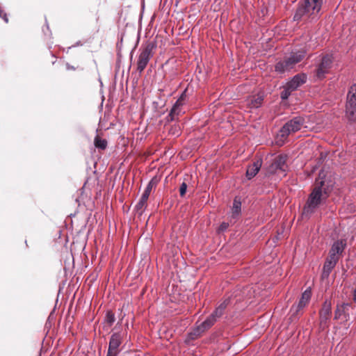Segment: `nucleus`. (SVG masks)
<instances>
[{"instance_id": "f257e3e1", "label": "nucleus", "mask_w": 356, "mask_h": 356, "mask_svg": "<svg viewBox=\"0 0 356 356\" xmlns=\"http://www.w3.org/2000/svg\"><path fill=\"white\" fill-rule=\"evenodd\" d=\"M332 190V181L327 180L324 173L320 172L315 186L303 208L302 216L309 217L314 213L317 208L327 200Z\"/></svg>"}, {"instance_id": "f03ea898", "label": "nucleus", "mask_w": 356, "mask_h": 356, "mask_svg": "<svg viewBox=\"0 0 356 356\" xmlns=\"http://www.w3.org/2000/svg\"><path fill=\"white\" fill-rule=\"evenodd\" d=\"M323 0H305L299 4L293 16L294 21L311 22L318 19Z\"/></svg>"}, {"instance_id": "7ed1b4c3", "label": "nucleus", "mask_w": 356, "mask_h": 356, "mask_svg": "<svg viewBox=\"0 0 356 356\" xmlns=\"http://www.w3.org/2000/svg\"><path fill=\"white\" fill-rule=\"evenodd\" d=\"M307 50L305 49L292 51L291 54L283 60L279 61L275 65V71L279 73H284L293 70L295 66L305 57Z\"/></svg>"}, {"instance_id": "20e7f679", "label": "nucleus", "mask_w": 356, "mask_h": 356, "mask_svg": "<svg viewBox=\"0 0 356 356\" xmlns=\"http://www.w3.org/2000/svg\"><path fill=\"white\" fill-rule=\"evenodd\" d=\"M188 89H185L176 102L172 106L169 114L166 117L167 122L177 120L179 117L185 113L184 106L188 102Z\"/></svg>"}, {"instance_id": "39448f33", "label": "nucleus", "mask_w": 356, "mask_h": 356, "mask_svg": "<svg viewBox=\"0 0 356 356\" xmlns=\"http://www.w3.org/2000/svg\"><path fill=\"white\" fill-rule=\"evenodd\" d=\"M152 49L153 44L151 43H149L145 46H142L140 48L136 62V70L140 74L143 72L151 58L153 56Z\"/></svg>"}, {"instance_id": "423d86ee", "label": "nucleus", "mask_w": 356, "mask_h": 356, "mask_svg": "<svg viewBox=\"0 0 356 356\" xmlns=\"http://www.w3.org/2000/svg\"><path fill=\"white\" fill-rule=\"evenodd\" d=\"M305 124V118L296 116L290 120L280 129V134L282 138H286L290 134L295 133L301 129Z\"/></svg>"}, {"instance_id": "0eeeda50", "label": "nucleus", "mask_w": 356, "mask_h": 356, "mask_svg": "<svg viewBox=\"0 0 356 356\" xmlns=\"http://www.w3.org/2000/svg\"><path fill=\"white\" fill-rule=\"evenodd\" d=\"M346 116L349 120H356V84L349 89L346 106Z\"/></svg>"}, {"instance_id": "6e6552de", "label": "nucleus", "mask_w": 356, "mask_h": 356, "mask_svg": "<svg viewBox=\"0 0 356 356\" xmlns=\"http://www.w3.org/2000/svg\"><path fill=\"white\" fill-rule=\"evenodd\" d=\"M333 57L332 55H325L322 57L321 60L317 66L316 70V76L318 79H324L332 66Z\"/></svg>"}, {"instance_id": "1a4fd4ad", "label": "nucleus", "mask_w": 356, "mask_h": 356, "mask_svg": "<svg viewBox=\"0 0 356 356\" xmlns=\"http://www.w3.org/2000/svg\"><path fill=\"white\" fill-rule=\"evenodd\" d=\"M155 186H156V182L152 179L147 185L140 200L136 204V205L135 207V210L140 216H141L143 213V212L147 207V200L149 197L151 191H152L153 187Z\"/></svg>"}, {"instance_id": "9d476101", "label": "nucleus", "mask_w": 356, "mask_h": 356, "mask_svg": "<svg viewBox=\"0 0 356 356\" xmlns=\"http://www.w3.org/2000/svg\"><path fill=\"white\" fill-rule=\"evenodd\" d=\"M217 321L215 319V317L210 315L209 316L205 321L202 322L199 325H197L194 330L190 334L191 339H195L201 335L206 330L211 328Z\"/></svg>"}, {"instance_id": "9b49d317", "label": "nucleus", "mask_w": 356, "mask_h": 356, "mask_svg": "<svg viewBox=\"0 0 356 356\" xmlns=\"http://www.w3.org/2000/svg\"><path fill=\"white\" fill-rule=\"evenodd\" d=\"M311 297L312 291L310 288H308L302 293L298 304L291 307L290 312L293 316L297 315L298 312L302 309L309 303Z\"/></svg>"}, {"instance_id": "f8f14e48", "label": "nucleus", "mask_w": 356, "mask_h": 356, "mask_svg": "<svg viewBox=\"0 0 356 356\" xmlns=\"http://www.w3.org/2000/svg\"><path fill=\"white\" fill-rule=\"evenodd\" d=\"M332 314V305L331 302L325 300L319 312L320 315V325L324 329L327 327V322L330 318Z\"/></svg>"}, {"instance_id": "ddd939ff", "label": "nucleus", "mask_w": 356, "mask_h": 356, "mask_svg": "<svg viewBox=\"0 0 356 356\" xmlns=\"http://www.w3.org/2000/svg\"><path fill=\"white\" fill-rule=\"evenodd\" d=\"M346 247V241L345 239L337 240L332 244L330 252L329 255L332 258H334L336 259L339 260V258L342 253L343 252L345 248Z\"/></svg>"}, {"instance_id": "4468645a", "label": "nucleus", "mask_w": 356, "mask_h": 356, "mask_svg": "<svg viewBox=\"0 0 356 356\" xmlns=\"http://www.w3.org/2000/svg\"><path fill=\"white\" fill-rule=\"evenodd\" d=\"M122 343V336L120 333H113L110 339L109 346L107 354L118 356V348Z\"/></svg>"}, {"instance_id": "2eb2a0df", "label": "nucleus", "mask_w": 356, "mask_h": 356, "mask_svg": "<svg viewBox=\"0 0 356 356\" xmlns=\"http://www.w3.org/2000/svg\"><path fill=\"white\" fill-rule=\"evenodd\" d=\"M338 261V259L334 258L331 259V257L330 256L327 257L323 267L321 274V278L323 280L327 279L329 277L330 273L334 268Z\"/></svg>"}, {"instance_id": "dca6fc26", "label": "nucleus", "mask_w": 356, "mask_h": 356, "mask_svg": "<svg viewBox=\"0 0 356 356\" xmlns=\"http://www.w3.org/2000/svg\"><path fill=\"white\" fill-rule=\"evenodd\" d=\"M307 81V76L305 74L295 75L293 79L286 84L293 91L305 83Z\"/></svg>"}, {"instance_id": "f3484780", "label": "nucleus", "mask_w": 356, "mask_h": 356, "mask_svg": "<svg viewBox=\"0 0 356 356\" xmlns=\"http://www.w3.org/2000/svg\"><path fill=\"white\" fill-rule=\"evenodd\" d=\"M262 161L260 159L254 161L252 165H249L246 171V177L248 179L254 177L259 171Z\"/></svg>"}, {"instance_id": "a211bd4d", "label": "nucleus", "mask_w": 356, "mask_h": 356, "mask_svg": "<svg viewBox=\"0 0 356 356\" xmlns=\"http://www.w3.org/2000/svg\"><path fill=\"white\" fill-rule=\"evenodd\" d=\"M351 306L350 303H343L341 305H338L334 313V318L339 319L343 316L346 319L349 316V314L347 312L348 308Z\"/></svg>"}, {"instance_id": "6ab92c4d", "label": "nucleus", "mask_w": 356, "mask_h": 356, "mask_svg": "<svg viewBox=\"0 0 356 356\" xmlns=\"http://www.w3.org/2000/svg\"><path fill=\"white\" fill-rule=\"evenodd\" d=\"M263 101L264 96L261 94H258L248 100V105L250 108H257L261 106Z\"/></svg>"}, {"instance_id": "aec40b11", "label": "nucleus", "mask_w": 356, "mask_h": 356, "mask_svg": "<svg viewBox=\"0 0 356 356\" xmlns=\"http://www.w3.org/2000/svg\"><path fill=\"white\" fill-rule=\"evenodd\" d=\"M241 202L240 200L237 197H236L233 202L231 218L233 219L237 218L241 213Z\"/></svg>"}, {"instance_id": "412c9836", "label": "nucleus", "mask_w": 356, "mask_h": 356, "mask_svg": "<svg viewBox=\"0 0 356 356\" xmlns=\"http://www.w3.org/2000/svg\"><path fill=\"white\" fill-rule=\"evenodd\" d=\"M95 145L102 149H104L107 146V141L105 139H102L99 136L95 138Z\"/></svg>"}, {"instance_id": "4be33fe9", "label": "nucleus", "mask_w": 356, "mask_h": 356, "mask_svg": "<svg viewBox=\"0 0 356 356\" xmlns=\"http://www.w3.org/2000/svg\"><path fill=\"white\" fill-rule=\"evenodd\" d=\"M292 92L293 90L286 85L284 90L281 92L280 97L282 99H286L291 95Z\"/></svg>"}, {"instance_id": "5701e85b", "label": "nucleus", "mask_w": 356, "mask_h": 356, "mask_svg": "<svg viewBox=\"0 0 356 356\" xmlns=\"http://www.w3.org/2000/svg\"><path fill=\"white\" fill-rule=\"evenodd\" d=\"M115 315L112 312H108L106 314V321L109 325H113L115 322Z\"/></svg>"}, {"instance_id": "b1692460", "label": "nucleus", "mask_w": 356, "mask_h": 356, "mask_svg": "<svg viewBox=\"0 0 356 356\" xmlns=\"http://www.w3.org/2000/svg\"><path fill=\"white\" fill-rule=\"evenodd\" d=\"M181 127L179 125H175L170 129V134L173 136H179L180 134Z\"/></svg>"}, {"instance_id": "393cba45", "label": "nucleus", "mask_w": 356, "mask_h": 356, "mask_svg": "<svg viewBox=\"0 0 356 356\" xmlns=\"http://www.w3.org/2000/svg\"><path fill=\"white\" fill-rule=\"evenodd\" d=\"M223 313L224 312L216 307L214 312L211 315L215 317V319L217 321L222 316Z\"/></svg>"}, {"instance_id": "a878e982", "label": "nucleus", "mask_w": 356, "mask_h": 356, "mask_svg": "<svg viewBox=\"0 0 356 356\" xmlns=\"http://www.w3.org/2000/svg\"><path fill=\"white\" fill-rule=\"evenodd\" d=\"M187 190V184L185 182H183L179 188V193L181 197H184L186 193Z\"/></svg>"}, {"instance_id": "bb28decb", "label": "nucleus", "mask_w": 356, "mask_h": 356, "mask_svg": "<svg viewBox=\"0 0 356 356\" xmlns=\"http://www.w3.org/2000/svg\"><path fill=\"white\" fill-rule=\"evenodd\" d=\"M229 299H226L225 300H223L218 307L217 308H218L219 309L222 310V312H225V309H226V307H227V305H229Z\"/></svg>"}, {"instance_id": "cd10ccee", "label": "nucleus", "mask_w": 356, "mask_h": 356, "mask_svg": "<svg viewBox=\"0 0 356 356\" xmlns=\"http://www.w3.org/2000/svg\"><path fill=\"white\" fill-rule=\"evenodd\" d=\"M229 299H226L225 300H223L218 307L217 308H218L219 309L222 310V312H225V309H226V307H227V305H229Z\"/></svg>"}, {"instance_id": "c85d7f7f", "label": "nucleus", "mask_w": 356, "mask_h": 356, "mask_svg": "<svg viewBox=\"0 0 356 356\" xmlns=\"http://www.w3.org/2000/svg\"><path fill=\"white\" fill-rule=\"evenodd\" d=\"M275 163H276V165L277 168H279L280 170H282L283 171H284V170L282 168L284 163V160L283 159L282 157H280Z\"/></svg>"}, {"instance_id": "c756f323", "label": "nucleus", "mask_w": 356, "mask_h": 356, "mask_svg": "<svg viewBox=\"0 0 356 356\" xmlns=\"http://www.w3.org/2000/svg\"><path fill=\"white\" fill-rule=\"evenodd\" d=\"M0 17L2 18L5 21L6 23L8 22V18L6 13L1 8H0Z\"/></svg>"}, {"instance_id": "7c9ffc66", "label": "nucleus", "mask_w": 356, "mask_h": 356, "mask_svg": "<svg viewBox=\"0 0 356 356\" xmlns=\"http://www.w3.org/2000/svg\"><path fill=\"white\" fill-rule=\"evenodd\" d=\"M228 227H229V223L223 222L222 223L220 224V225L218 228V231L219 232H225V230H227Z\"/></svg>"}, {"instance_id": "2f4dec72", "label": "nucleus", "mask_w": 356, "mask_h": 356, "mask_svg": "<svg viewBox=\"0 0 356 356\" xmlns=\"http://www.w3.org/2000/svg\"><path fill=\"white\" fill-rule=\"evenodd\" d=\"M353 300L354 301H356V287L353 290Z\"/></svg>"}]
</instances>
